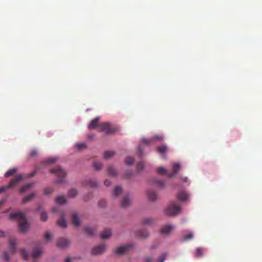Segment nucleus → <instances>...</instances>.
Listing matches in <instances>:
<instances>
[{
	"instance_id": "f257e3e1",
	"label": "nucleus",
	"mask_w": 262,
	"mask_h": 262,
	"mask_svg": "<svg viewBox=\"0 0 262 262\" xmlns=\"http://www.w3.org/2000/svg\"><path fill=\"white\" fill-rule=\"evenodd\" d=\"M9 219H17L18 221V227L20 232H26L29 228V225L26 219V215L21 212H15L10 214Z\"/></svg>"
},
{
	"instance_id": "f03ea898",
	"label": "nucleus",
	"mask_w": 262,
	"mask_h": 262,
	"mask_svg": "<svg viewBox=\"0 0 262 262\" xmlns=\"http://www.w3.org/2000/svg\"><path fill=\"white\" fill-rule=\"evenodd\" d=\"M51 173L55 174L58 179H57L56 182L58 183H61L64 182V179L66 176V172L60 166H57L50 170Z\"/></svg>"
},
{
	"instance_id": "7ed1b4c3",
	"label": "nucleus",
	"mask_w": 262,
	"mask_h": 262,
	"mask_svg": "<svg viewBox=\"0 0 262 262\" xmlns=\"http://www.w3.org/2000/svg\"><path fill=\"white\" fill-rule=\"evenodd\" d=\"M181 210V207L176 205L174 202H171L167 207L165 213L167 215L174 216L177 215Z\"/></svg>"
},
{
	"instance_id": "20e7f679",
	"label": "nucleus",
	"mask_w": 262,
	"mask_h": 262,
	"mask_svg": "<svg viewBox=\"0 0 262 262\" xmlns=\"http://www.w3.org/2000/svg\"><path fill=\"white\" fill-rule=\"evenodd\" d=\"M99 130L101 132H104L107 134H111L115 133L117 129L113 127L109 123L105 122L99 124Z\"/></svg>"
},
{
	"instance_id": "39448f33",
	"label": "nucleus",
	"mask_w": 262,
	"mask_h": 262,
	"mask_svg": "<svg viewBox=\"0 0 262 262\" xmlns=\"http://www.w3.org/2000/svg\"><path fill=\"white\" fill-rule=\"evenodd\" d=\"M105 247L103 244L95 246L92 250V254L94 255L101 254L105 251Z\"/></svg>"
},
{
	"instance_id": "423d86ee",
	"label": "nucleus",
	"mask_w": 262,
	"mask_h": 262,
	"mask_svg": "<svg viewBox=\"0 0 262 262\" xmlns=\"http://www.w3.org/2000/svg\"><path fill=\"white\" fill-rule=\"evenodd\" d=\"M23 179L22 174L18 175L16 178L12 179L10 182L8 184V187L10 188L14 187L18 183L20 182Z\"/></svg>"
},
{
	"instance_id": "0eeeda50",
	"label": "nucleus",
	"mask_w": 262,
	"mask_h": 262,
	"mask_svg": "<svg viewBox=\"0 0 262 262\" xmlns=\"http://www.w3.org/2000/svg\"><path fill=\"white\" fill-rule=\"evenodd\" d=\"M132 245L127 244L120 247H118L116 249V252L117 254L121 255L123 254L125 252L127 251L131 247Z\"/></svg>"
},
{
	"instance_id": "6e6552de",
	"label": "nucleus",
	"mask_w": 262,
	"mask_h": 262,
	"mask_svg": "<svg viewBox=\"0 0 262 262\" xmlns=\"http://www.w3.org/2000/svg\"><path fill=\"white\" fill-rule=\"evenodd\" d=\"M70 241L64 238H59L57 241V246L61 248H65L70 245Z\"/></svg>"
},
{
	"instance_id": "1a4fd4ad",
	"label": "nucleus",
	"mask_w": 262,
	"mask_h": 262,
	"mask_svg": "<svg viewBox=\"0 0 262 262\" xmlns=\"http://www.w3.org/2000/svg\"><path fill=\"white\" fill-rule=\"evenodd\" d=\"M189 197V194L185 191H179L177 194V198L181 201H186Z\"/></svg>"
},
{
	"instance_id": "9d476101",
	"label": "nucleus",
	"mask_w": 262,
	"mask_h": 262,
	"mask_svg": "<svg viewBox=\"0 0 262 262\" xmlns=\"http://www.w3.org/2000/svg\"><path fill=\"white\" fill-rule=\"evenodd\" d=\"M174 228V226L171 225H167L163 227L160 232L163 234H169Z\"/></svg>"
},
{
	"instance_id": "9b49d317",
	"label": "nucleus",
	"mask_w": 262,
	"mask_h": 262,
	"mask_svg": "<svg viewBox=\"0 0 262 262\" xmlns=\"http://www.w3.org/2000/svg\"><path fill=\"white\" fill-rule=\"evenodd\" d=\"M99 121V118L96 117L93 119L88 125L89 129H95L97 127H99V124H98Z\"/></svg>"
},
{
	"instance_id": "f8f14e48",
	"label": "nucleus",
	"mask_w": 262,
	"mask_h": 262,
	"mask_svg": "<svg viewBox=\"0 0 262 262\" xmlns=\"http://www.w3.org/2000/svg\"><path fill=\"white\" fill-rule=\"evenodd\" d=\"M9 251L13 254L16 250V240L15 238H11L9 241Z\"/></svg>"
},
{
	"instance_id": "ddd939ff",
	"label": "nucleus",
	"mask_w": 262,
	"mask_h": 262,
	"mask_svg": "<svg viewBox=\"0 0 262 262\" xmlns=\"http://www.w3.org/2000/svg\"><path fill=\"white\" fill-rule=\"evenodd\" d=\"M72 220L74 226L78 227L79 226L80 224V219L76 213L74 212L72 214Z\"/></svg>"
},
{
	"instance_id": "4468645a",
	"label": "nucleus",
	"mask_w": 262,
	"mask_h": 262,
	"mask_svg": "<svg viewBox=\"0 0 262 262\" xmlns=\"http://www.w3.org/2000/svg\"><path fill=\"white\" fill-rule=\"evenodd\" d=\"M34 183L31 182L28 183L24 185H23L22 187H21L19 189V192L21 193H25L26 191H27L31 187H32Z\"/></svg>"
},
{
	"instance_id": "2eb2a0df",
	"label": "nucleus",
	"mask_w": 262,
	"mask_h": 262,
	"mask_svg": "<svg viewBox=\"0 0 262 262\" xmlns=\"http://www.w3.org/2000/svg\"><path fill=\"white\" fill-rule=\"evenodd\" d=\"M180 168V165L178 163H175L173 165V172L168 173L167 175L169 177H173L176 173H177Z\"/></svg>"
},
{
	"instance_id": "dca6fc26",
	"label": "nucleus",
	"mask_w": 262,
	"mask_h": 262,
	"mask_svg": "<svg viewBox=\"0 0 262 262\" xmlns=\"http://www.w3.org/2000/svg\"><path fill=\"white\" fill-rule=\"evenodd\" d=\"M147 195L148 199L151 201H155L157 198V193L152 190H148L147 192Z\"/></svg>"
},
{
	"instance_id": "f3484780",
	"label": "nucleus",
	"mask_w": 262,
	"mask_h": 262,
	"mask_svg": "<svg viewBox=\"0 0 262 262\" xmlns=\"http://www.w3.org/2000/svg\"><path fill=\"white\" fill-rule=\"evenodd\" d=\"M131 202L128 196H125L121 202V206L123 208H126L130 205Z\"/></svg>"
},
{
	"instance_id": "a211bd4d",
	"label": "nucleus",
	"mask_w": 262,
	"mask_h": 262,
	"mask_svg": "<svg viewBox=\"0 0 262 262\" xmlns=\"http://www.w3.org/2000/svg\"><path fill=\"white\" fill-rule=\"evenodd\" d=\"M112 235V232L110 229H106L104 230L101 233V237L102 239H107L109 238L111 235Z\"/></svg>"
},
{
	"instance_id": "6ab92c4d",
	"label": "nucleus",
	"mask_w": 262,
	"mask_h": 262,
	"mask_svg": "<svg viewBox=\"0 0 262 262\" xmlns=\"http://www.w3.org/2000/svg\"><path fill=\"white\" fill-rule=\"evenodd\" d=\"M158 152L161 155L162 158H165V154L167 151V147L165 145H162L157 147Z\"/></svg>"
},
{
	"instance_id": "aec40b11",
	"label": "nucleus",
	"mask_w": 262,
	"mask_h": 262,
	"mask_svg": "<svg viewBox=\"0 0 262 262\" xmlns=\"http://www.w3.org/2000/svg\"><path fill=\"white\" fill-rule=\"evenodd\" d=\"M84 185L85 186H89L90 187H94L97 186V182L95 180H93L91 179L85 180L84 182Z\"/></svg>"
},
{
	"instance_id": "412c9836",
	"label": "nucleus",
	"mask_w": 262,
	"mask_h": 262,
	"mask_svg": "<svg viewBox=\"0 0 262 262\" xmlns=\"http://www.w3.org/2000/svg\"><path fill=\"white\" fill-rule=\"evenodd\" d=\"M41 253H42V252L40 249L34 248L32 251V256L33 258H36V257H39L40 255H41Z\"/></svg>"
},
{
	"instance_id": "4be33fe9",
	"label": "nucleus",
	"mask_w": 262,
	"mask_h": 262,
	"mask_svg": "<svg viewBox=\"0 0 262 262\" xmlns=\"http://www.w3.org/2000/svg\"><path fill=\"white\" fill-rule=\"evenodd\" d=\"M17 170V168H14L8 170L4 174L5 178H8L13 176Z\"/></svg>"
},
{
	"instance_id": "5701e85b",
	"label": "nucleus",
	"mask_w": 262,
	"mask_h": 262,
	"mask_svg": "<svg viewBox=\"0 0 262 262\" xmlns=\"http://www.w3.org/2000/svg\"><path fill=\"white\" fill-rule=\"evenodd\" d=\"M107 173L111 176H115L117 175V171L113 166H108L107 168Z\"/></svg>"
},
{
	"instance_id": "b1692460",
	"label": "nucleus",
	"mask_w": 262,
	"mask_h": 262,
	"mask_svg": "<svg viewBox=\"0 0 262 262\" xmlns=\"http://www.w3.org/2000/svg\"><path fill=\"white\" fill-rule=\"evenodd\" d=\"M137 234L141 238H145L148 236V233L146 230H139L137 232Z\"/></svg>"
},
{
	"instance_id": "393cba45",
	"label": "nucleus",
	"mask_w": 262,
	"mask_h": 262,
	"mask_svg": "<svg viewBox=\"0 0 262 262\" xmlns=\"http://www.w3.org/2000/svg\"><path fill=\"white\" fill-rule=\"evenodd\" d=\"M57 224L62 228H65L67 225L66 220L62 217L57 221Z\"/></svg>"
},
{
	"instance_id": "a878e982",
	"label": "nucleus",
	"mask_w": 262,
	"mask_h": 262,
	"mask_svg": "<svg viewBox=\"0 0 262 262\" xmlns=\"http://www.w3.org/2000/svg\"><path fill=\"white\" fill-rule=\"evenodd\" d=\"M114 155L115 152L113 151H106L104 153L103 157L105 159H108L113 157Z\"/></svg>"
},
{
	"instance_id": "bb28decb",
	"label": "nucleus",
	"mask_w": 262,
	"mask_h": 262,
	"mask_svg": "<svg viewBox=\"0 0 262 262\" xmlns=\"http://www.w3.org/2000/svg\"><path fill=\"white\" fill-rule=\"evenodd\" d=\"M34 196H35L34 193H31V194L28 195L27 196H26L25 198H24L22 200V202L23 203H26L28 202L31 200L34 197Z\"/></svg>"
},
{
	"instance_id": "cd10ccee",
	"label": "nucleus",
	"mask_w": 262,
	"mask_h": 262,
	"mask_svg": "<svg viewBox=\"0 0 262 262\" xmlns=\"http://www.w3.org/2000/svg\"><path fill=\"white\" fill-rule=\"evenodd\" d=\"M56 202L57 204H62L66 202V199L63 196H58L56 199Z\"/></svg>"
},
{
	"instance_id": "c85d7f7f",
	"label": "nucleus",
	"mask_w": 262,
	"mask_h": 262,
	"mask_svg": "<svg viewBox=\"0 0 262 262\" xmlns=\"http://www.w3.org/2000/svg\"><path fill=\"white\" fill-rule=\"evenodd\" d=\"M195 256L196 257H200L203 255V250L201 248H197L195 249Z\"/></svg>"
},
{
	"instance_id": "c756f323",
	"label": "nucleus",
	"mask_w": 262,
	"mask_h": 262,
	"mask_svg": "<svg viewBox=\"0 0 262 262\" xmlns=\"http://www.w3.org/2000/svg\"><path fill=\"white\" fill-rule=\"evenodd\" d=\"M122 192V189L120 186H117L115 188L113 191V195L114 196H117L119 194H121Z\"/></svg>"
},
{
	"instance_id": "7c9ffc66",
	"label": "nucleus",
	"mask_w": 262,
	"mask_h": 262,
	"mask_svg": "<svg viewBox=\"0 0 262 262\" xmlns=\"http://www.w3.org/2000/svg\"><path fill=\"white\" fill-rule=\"evenodd\" d=\"M93 166L95 169L98 170L101 169L103 167L102 164L98 161L94 162Z\"/></svg>"
},
{
	"instance_id": "2f4dec72",
	"label": "nucleus",
	"mask_w": 262,
	"mask_h": 262,
	"mask_svg": "<svg viewBox=\"0 0 262 262\" xmlns=\"http://www.w3.org/2000/svg\"><path fill=\"white\" fill-rule=\"evenodd\" d=\"M75 146H76V147L77 148V149L79 150L83 149H85L86 147V144L84 143H76Z\"/></svg>"
},
{
	"instance_id": "473e14b6",
	"label": "nucleus",
	"mask_w": 262,
	"mask_h": 262,
	"mask_svg": "<svg viewBox=\"0 0 262 262\" xmlns=\"http://www.w3.org/2000/svg\"><path fill=\"white\" fill-rule=\"evenodd\" d=\"M77 194V191L75 189H71L69 190L68 195L71 198H74L76 196Z\"/></svg>"
},
{
	"instance_id": "72a5a7b5",
	"label": "nucleus",
	"mask_w": 262,
	"mask_h": 262,
	"mask_svg": "<svg viewBox=\"0 0 262 262\" xmlns=\"http://www.w3.org/2000/svg\"><path fill=\"white\" fill-rule=\"evenodd\" d=\"M85 232L89 235H93L94 234V230L91 227H86L85 228Z\"/></svg>"
},
{
	"instance_id": "f704fd0d",
	"label": "nucleus",
	"mask_w": 262,
	"mask_h": 262,
	"mask_svg": "<svg viewBox=\"0 0 262 262\" xmlns=\"http://www.w3.org/2000/svg\"><path fill=\"white\" fill-rule=\"evenodd\" d=\"M193 237V235L192 233H189L187 235H185L183 236L182 241H186L189 239H191Z\"/></svg>"
},
{
	"instance_id": "c9c22d12",
	"label": "nucleus",
	"mask_w": 262,
	"mask_h": 262,
	"mask_svg": "<svg viewBox=\"0 0 262 262\" xmlns=\"http://www.w3.org/2000/svg\"><path fill=\"white\" fill-rule=\"evenodd\" d=\"M134 162V159L130 157H127L125 159V163L128 165H132Z\"/></svg>"
},
{
	"instance_id": "e433bc0d",
	"label": "nucleus",
	"mask_w": 262,
	"mask_h": 262,
	"mask_svg": "<svg viewBox=\"0 0 262 262\" xmlns=\"http://www.w3.org/2000/svg\"><path fill=\"white\" fill-rule=\"evenodd\" d=\"M48 219V215L46 212H42L40 214V219L42 221H46Z\"/></svg>"
},
{
	"instance_id": "4c0bfd02",
	"label": "nucleus",
	"mask_w": 262,
	"mask_h": 262,
	"mask_svg": "<svg viewBox=\"0 0 262 262\" xmlns=\"http://www.w3.org/2000/svg\"><path fill=\"white\" fill-rule=\"evenodd\" d=\"M20 252L22 256L25 260H27L28 258V254L25 249H21L20 250Z\"/></svg>"
},
{
	"instance_id": "58836bf2",
	"label": "nucleus",
	"mask_w": 262,
	"mask_h": 262,
	"mask_svg": "<svg viewBox=\"0 0 262 262\" xmlns=\"http://www.w3.org/2000/svg\"><path fill=\"white\" fill-rule=\"evenodd\" d=\"M157 172L158 173L161 174H164L167 173L166 169L163 167H159L157 169Z\"/></svg>"
},
{
	"instance_id": "ea45409f",
	"label": "nucleus",
	"mask_w": 262,
	"mask_h": 262,
	"mask_svg": "<svg viewBox=\"0 0 262 262\" xmlns=\"http://www.w3.org/2000/svg\"><path fill=\"white\" fill-rule=\"evenodd\" d=\"M167 255L168 254L167 253H164L162 254L158 259V262H164Z\"/></svg>"
},
{
	"instance_id": "a19ab883",
	"label": "nucleus",
	"mask_w": 262,
	"mask_h": 262,
	"mask_svg": "<svg viewBox=\"0 0 262 262\" xmlns=\"http://www.w3.org/2000/svg\"><path fill=\"white\" fill-rule=\"evenodd\" d=\"M57 160V158L53 157V158H51L48 159L46 161V162L47 164H50L55 162Z\"/></svg>"
},
{
	"instance_id": "79ce46f5",
	"label": "nucleus",
	"mask_w": 262,
	"mask_h": 262,
	"mask_svg": "<svg viewBox=\"0 0 262 262\" xmlns=\"http://www.w3.org/2000/svg\"><path fill=\"white\" fill-rule=\"evenodd\" d=\"M143 224L151 225L153 223V220L149 218L144 219L142 221Z\"/></svg>"
},
{
	"instance_id": "37998d69",
	"label": "nucleus",
	"mask_w": 262,
	"mask_h": 262,
	"mask_svg": "<svg viewBox=\"0 0 262 262\" xmlns=\"http://www.w3.org/2000/svg\"><path fill=\"white\" fill-rule=\"evenodd\" d=\"M37 151L35 149H32L29 154L31 157H35L37 155Z\"/></svg>"
},
{
	"instance_id": "c03bdc74",
	"label": "nucleus",
	"mask_w": 262,
	"mask_h": 262,
	"mask_svg": "<svg viewBox=\"0 0 262 262\" xmlns=\"http://www.w3.org/2000/svg\"><path fill=\"white\" fill-rule=\"evenodd\" d=\"M155 183L157 185V186L160 187H162L164 186V183L162 180H156L155 181Z\"/></svg>"
},
{
	"instance_id": "a18cd8bd",
	"label": "nucleus",
	"mask_w": 262,
	"mask_h": 262,
	"mask_svg": "<svg viewBox=\"0 0 262 262\" xmlns=\"http://www.w3.org/2000/svg\"><path fill=\"white\" fill-rule=\"evenodd\" d=\"M2 259L6 261H8L9 260L10 257L8 256V254L7 252H4L3 253Z\"/></svg>"
},
{
	"instance_id": "49530a36",
	"label": "nucleus",
	"mask_w": 262,
	"mask_h": 262,
	"mask_svg": "<svg viewBox=\"0 0 262 262\" xmlns=\"http://www.w3.org/2000/svg\"><path fill=\"white\" fill-rule=\"evenodd\" d=\"M144 165L143 163L140 162V163H138V164L137 165V170L138 171L142 170L144 168Z\"/></svg>"
},
{
	"instance_id": "de8ad7c7",
	"label": "nucleus",
	"mask_w": 262,
	"mask_h": 262,
	"mask_svg": "<svg viewBox=\"0 0 262 262\" xmlns=\"http://www.w3.org/2000/svg\"><path fill=\"white\" fill-rule=\"evenodd\" d=\"M44 238L47 241H50L51 239V235L48 232L45 233L44 235Z\"/></svg>"
},
{
	"instance_id": "09e8293b",
	"label": "nucleus",
	"mask_w": 262,
	"mask_h": 262,
	"mask_svg": "<svg viewBox=\"0 0 262 262\" xmlns=\"http://www.w3.org/2000/svg\"><path fill=\"white\" fill-rule=\"evenodd\" d=\"M9 188H10V187H8V185L7 186L1 187H0V193L3 192Z\"/></svg>"
},
{
	"instance_id": "8fccbe9b",
	"label": "nucleus",
	"mask_w": 262,
	"mask_h": 262,
	"mask_svg": "<svg viewBox=\"0 0 262 262\" xmlns=\"http://www.w3.org/2000/svg\"><path fill=\"white\" fill-rule=\"evenodd\" d=\"M52 191H53V189L52 188H47L45 189L44 193L46 194H48L51 193L52 192Z\"/></svg>"
},
{
	"instance_id": "3c124183",
	"label": "nucleus",
	"mask_w": 262,
	"mask_h": 262,
	"mask_svg": "<svg viewBox=\"0 0 262 262\" xmlns=\"http://www.w3.org/2000/svg\"><path fill=\"white\" fill-rule=\"evenodd\" d=\"M142 142L148 145L150 144V140L148 139L143 138L142 139Z\"/></svg>"
},
{
	"instance_id": "603ef678",
	"label": "nucleus",
	"mask_w": 262,
	"mask_h": 262,
	"mask_svg": "<svg viewBox=\"0 0 262 262\" xmlns=\"http://www.w3.org/2000/svg\"><path fill=\"white\" fill-rule=\"evenodd\" d=\"M106 202L104 200L100 201L99 203V205L100 206L103 207L105 206Z\"/></svg>"
},
{
	"instance_id": "864d4df0",
	"label": "nucleus",
	"mask_w": 262,
	"mask_h": 262,
	"mask_svg": "<svg viewBox=\"0 0 262 262\" xmlns=\"http://www.w3.org/2000/svg\"><path fill=\"white\" fill-rule=\"evenodd\" d=\"M154 261V259L150 257H147L145 258V262H152Z\"/></svg>"
},
{
	"instance_id": "5fc2aeb1",
	"label": "nucleus",
	"mask_w": 262,
	"mask_h": 262,
	"mask_svg": "<svg viewBox=\"0 0 262 262\" xmlns=\"http://www.w3.org/2000/svg\"><path fill=\"white\" fill-rule=\"evenodd\" d=\"M153 138L158 140H162L163 139L162 137L159 136H155L153 137Z\"/></svg>"
},
{
	"instance_id": "6e6d98bb",
	"label": "nucleus",
	"mask_w": 262,
	"mask_h": 262,
	"mask_svg": "<svg viewBox=\"0 0 262 262\" xmlns=\"http://www.w3.org/2000/svg\"><path fill=\"white\" fill-rule=\"evenodd\" d=\"M111 184V182L108 180H105L104 181V185L106 186H109Z\"/></svg>"
},
{
	"instance_id": "4d7b16f0",
	"label": "nucleus",
	"mask_w": 262,
	"mask_h": 262,
	"mask_svg": "<svg viewBox=\"0 0 262 262\" xmlns=\"http://www.w3.org/2000/svg\"><path fill=\"white\" fill-rule=\"evenodd\" d=\"M138 150H139V155L140 156H142V154L141 153V146H139V147H138Z\"/></svg>"
},
{
	"instance_id": "13d9d810",
	"label": "nucleus",
	"mask_w": 262,
	"mask_h": 262,
	"mask_svg": "<svg viewBox=\"0 0 262 262\" xmlns=\"http://www.w3.org/2000/svg\"><path fill=\"white\" fill-rule=\"evenodd\" d=\"M64 262H71V259L70 257H67L66 258Z\"/></svg>"
},
{
	"instance_id": "bf43d9fd",
	"label": "nucleus",
	"mask_w": 262,
	"mask_h": 262,
	"mask_svg": "<svg viewBox=\"0 0 262 262\" xmlns=\"http://www.w3.org/2000/svg\"><path fill=\"white\" fill-rule=\"evenodd\" d=\"M4 236V232L2 231H0V237H3Z\"/></svg>"
},
{
	"instance_id": "052dcab7",
	"label": "nucleus",
	"mask_w": 262,
	"mask_h": 262,
	"mask_svg": "<svg viewBox=\"0 0 262 262\" xmlns=\"http://www.w3.org/2000/svg\"><path fill=\"white\" fill-rule=\"evenodd\" d=\"M93 137H94V135H89L88 136V138H89V139H92V138H93Z\"/></svg>"
},
{
	"instance_id": "680f3d73",
	"label": "nucleus",
	"mask_w": 262,
	"mask_h": 262,
	"mask_svg": "<svg viewBox=\"0 0 262 262\" xmlns=\"http://www.w3.org/2000/svg\"><path fill=\"white\" fill-rule=\"evenodd\" d=\"M5 200H2L0 201V206L4 203Z\"/></svg>"
},
{
	"instance_id": "e2e57ef3",
	"label": "nucleus",
	"mask_w": 262,
	"mask_h": 262,
	"mask_svg": "<svg viewBox=\"0 0 262 262\" xmlns=\"http://www.w3.org/2000/svg\"><path fill=\"white\" fill-rule=\"evenodd\" d=\"M52 211H53V212H57V210H56V209L55 208H53L52 209Z\"/></svg>"
},
{
	"instance_id": "0e129e2a",
	"label": "nucleus",
	"mask_w": 262,
	"mask_h": 262,
	"mask_svg": "<svg viewBox=\"0 0 262 262\" xmlns=\"http://www.w3.org/2000/svg\"><path fill=\"white\" fill-rule=\"evenodd\" d=\"M35 174V172L31 173L30 176V177H33Z\"/></svg>"
},
{
	"instance_id": "69168bd1",
	"label": "nucleus",
	"mask_w": 262,
	"mask_h": 262,
	"mask_svg": "<svg viewBox=\"0 0 262 262\" xmlns=\"http://www.w3.org/2000/svg\"><path fill=\"white\" fill-rule=\"evenodd\" d=\"M127 174H128V175H131L132 172L130 171L127 172Z\"/></svg>"
},
{
	"instance_id": "338daca9",
	"label": "nucleus",
	"mask_w": 262,
	"mask_h": 262,
	"mask_svg": "<svg viewBox=\"0 0 262 262\" xmlns=\"http://www.w3.org/2000/svg\"><path fill=\"white\" fill-rule=\"evenodd\" d=\"M187 181V178H185L184 179V181L186 182Z\"/></svg>"
},
{
	"instance_id": "774afa93",
	"label": "nucleus",
	"mask_w": 262,
	"mask_h": 262,
	"mask_svg": "<svg viewBox=\"0 0 262 262\" xmlns=\"http://www.w3.org/2000/svg\"><path fill=\"white\" fill-rule=\"evenodd\" d=\"M36 210H37V211H39L40 210V207H37Z\"/></svg>"
}]
</instances>
